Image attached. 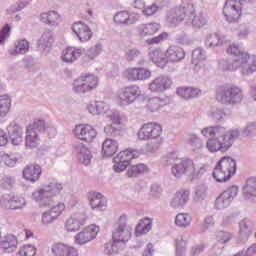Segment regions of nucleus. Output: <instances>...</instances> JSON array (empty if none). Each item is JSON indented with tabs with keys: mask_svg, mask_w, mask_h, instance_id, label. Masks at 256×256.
Wrapping results in <instances>:
<instances>
[{
	"mask_svg": "<svg viewBox=\"0 0 256 256\" xmlns=\"http://www.w3.org/2000/svg\"><path fill=\"white\" fill-rule=\"evenodd\" d=\"M201 134L204 137H209L206 148L210 153H217V151L225 153L233 147V143L239 139L241 132L237 128L227 130V128L217 125L203 128Z\"/></svg>",
	"mask_w": 256,
	"mask_h": 256,
	"instance_id": "1",
	"label": "nucleus"
},
{
	"mask_svg": "<svg viewBox=\"0 0 256 256\" xmlns=\"http://www.w3.org/2000/svg\"><path fill=\"white\" fill-rule=\"evenodd\" d=\"M191 24L196 29H201L209 22V16L205 12H200L195 15V6L193 5L192 0H182V3L179 7L174 8L168 16V22L171 23L174 27H177L181 21H184Z\"/></svg>",
	"mask_w": 256,
	"mask_h": 256,
	"instance_id": "2",
	"label": "nucleus"
},
{
	"mask_svg": "<svg viewBox=\"0 0 256 256\" xmlns=\"http://www.w3.org/2000/svg\"><path fill=\"white\" fill-rule=\"evenodd\" d=\"M166 165H171V173L176 179H181L183 175L190 177V179H197L201 177L209 166L201 164L196 168L195 163L191 159H179L176 153H169L164 158Z\"/></svg>",
	"mask_w": 256,
	"mask_h": 256,
	"instance_id": "3",
	"label": "nucleus"
},
{
	"mask_svg": "<svg viewBox=\"0 0 256 256\" xmlns=\"http://www.w3.org/2000/svg\"><path fill=\"white\" fill-rule=\"evenodd\" d=\"M61 191H63V184L59 182H50L48 185L42 187V189L34 192L32 197L34 201L39 203L40 207H50L48 211H50L56 219H59L63 214V211H65V204L60 202L57 205L51 206V199L57 197Z\"/></svg>",
	"mask_w": 256,
	"mask_h": 256,
	"instance_id": "4",
	"label": "nucleus"
},
{
	"mask_svg": "<svg viewBox=\"0 0 256 256\" xmlns=\"http://www.w3.org/2000/svg\"><path fill=\"white\" fill-rule=\"evenodd\" d=\"M220 71H236L239 69L240 75L249 77L256 73V56L249 54H241L240 58L234 60L221 59L219 61Z\"/></svg>",
	"mask_w": 256,
	"mask_h": 256,
	"instance_id": "5",
	"label": "nucleus"
},
{
	"mask_svg": "<svg viewBox=\"0 0 256 256\" xmlns=\"http://www.w3.org/2000/svg\"><path fill=\"white\" fill-rule=\"evenodd\" d=\"M140 141H149L146 145V151L153 153L161 145V125L149 122L144 124L138 131Z\"/></svg>",
	"mask_w": 256,
	"mask_h": 256,
	"instance_id": "6",
	"label": "nucleus"
},
{
	"mask_svg": "<svg viewBox=\"0 0 256 256\" xmlns=\"http://www.w3.org/2000/svg\"><path fill=\"white\" fill-rule=\"evenodd\" d=\"M216 99L222 105L235 107L243 101V89L237 85L221 86L217 90Z\"/></svg>",
	"mask_w": 256,
	"mask_h": 256,
	"instance_id": "7",
	"label": "nucleus"
},
{
	"mask_svg": "<svg viewBox=\"0 0 256 256\" xmlns=\"http://www.w3.org/2000/svg\"><path fill=\"white\" fill-rule=\"evenodd\" d=\"M236 172L237 162L231 157L224 156L216 164L212 175L218 183H225V181H229Z\"/></svg>",
	"mask_w": 256,
	"mask_h": 256,
	"instance_id": "8",
	"label": "nucleus"
},
{
	"mask_svg": "<svg viewBox=\"0 0 256 256\" xmlns=\"http://www.w3.org/2000/svg\"><path fill=\"white\" fill-rule=\"evenodd\" d=\"M99 85V78L93 74H82L79 78L73 82V91L78 95H85L89 91L97 88Z\"/></svg>",
	"mask_w": 256,
	"mask_h": 256,
	"instance_id": "9",
	"label": "nucleus"
},
{
	"mask_svg": "<svg viewBox=\"0 0 256 256\" xmlns=\"http://www.w3.org/2000/svg\"><path fill=\"white\" fill-rule=\"evenodd\" d=\"M141 157V152L133 148H128L124 151H121L117 156L114 157L113 169L116 173H121L129 167L132 159H138Z\"/></svg>",
	"mask_w": 256,
	"mask_h": 256,
	"instance_id": "10",
	"label": "nucleus"
},
{
	"mask_svg": "<svg viewBox=\"0 0 256 256\" xmlns=\"http://www.w3.org/2000/svg\"><path fill=\"white\" fill-rule=\"evenodd\" d=\"M243 0H226L223 14L228 23H237L242 15Z\"/></svg>",
	"mask_w": 256,
	"mask_h": 256,
	"instance_id": "11",
	"label": "nucleus"
},
{
	"mask_svg": "<svg viewBox=\"0 0 256 256\" xmlns=\"http://www.w3.org/2000/svg\"><path fill=\"white\" fill-rule=\"evenodd\" d=\"M133 228L127 225L123 217H120L119 221L115 224L112 232V239L118 245H125L131 239V232Z\"/></svg>",
	"mask_w": 256,
	"mask_h": 256,
	"instance_id": "12",
	"label": "nucleus"
},
{
	"mask_svg": "<svg viewBox=\"0 0 256 256\" xmlns=\"http://www.w3.org/2000/svg\"><path fill=\"white\" fill-rule=\"evenodd\" d=\"M239 193V188L237 186H231L224 190L215 201V207L219 211L223 209H227L231 203H233V199L237 197V194Z\"/></svg>",
	"mask_w": 256,
	"mask_h": 256,
	"instance_id": "13",
	"label": "nucleus"
},
{
	"mask_svg": "<svg viewBox=\"0 0 256 256\" xmlns=\"http://www.w3.org/2000/svg\"><path fill=\"white\" fill-rule=\"evenodd\" d=\"M141 95V89L137 85H130L122 88L119 93L121 105H131Z\"/></svg>",
	"mask_w": 256,
	"mask_h": 256,
	"instance_id": "14",
	"label": "nucleus"
},
{
	"mask_svg": "<svg viewBox=\"0 0 256 256\" xmlns=\"http://www.w3.org/2000/svg\"><path fill=\"white\" fill-rule=\"evenodd\" d=\"M173 80L166 75H160L151 81L149 89L152 93H163L167 89H171Z\"/></svg>",
	"mask_w": 256,
	"mask_h": 256,
	"instance_id": "15",
	"label": "nucleus"
},
{
	"mask_svg": "<svg viewBox=\"0 0 256 256\" xmlns=\"http://www.w3.org/2000/svg\"><path fill=\"white\" fill-rule=\"evenodd\" d=\"M114 23L116 25H122L123 27H129L135 25L139 21L140 16L137 13H129L128 11L122 10L114 15Z\"/></svg>",
	"mask_w": 256,
	"mask_h": 256,
	"instance_id": "16",
	"label": "nucleus"
},
{
	"mask_svg": "<svg viewBox=\"0 0 256 256\" xmlns=\"http://www.w3.org/2000/svg\"><path fill=\"white\" fill-rule=\"evenodd\" d=\"M74 135L80 139V141H86L91 143L97 137V131L91 125L79 124L74 129Z\"/></svg>",
	"mask_w": 256,
	"mask_h": 256,
	"instance_id": "17",
	"label": "nucleus"
},
{
	"mask_svg": "<svg viewBox=\"0 0 256 256\" xmlns=\"http://www.w3.org/2000/svg\"><path fill=\"white\" fill-rule=\"evenodd\" d=\"M98 233L99 227L90 225L75 236V243L78 245H85L89 243V241H93Z\"/></svg>",
	"mask_w": 256,
	"mask_h": 256,
	"instance_id": "18",
	"label": "nucleus"
},
{
	"mask_svg": "<svg viewBox=\"0 0 256 256\" xmlns=\"http://www.w3.org/2000/svg\"><path fill=\"white\" fill-rule=\"evenodd\" d=\"M72 31L77 35L79 41L82 43H87V41H91V37H93V32L91 28L85 24L84 22H75L72 25Z\"/></svg>",
	"mask_w": 256,
	"mask_h": 256,
	"instance_id": "19",
	"label": "nucleus"
},
{
	"mask_svg": "<svg viewBox=\"0 0 256 256\" xmlns=\"http://www.w3.org/2000/svg\"><path fill=\"white\" fill-rule=\"evenodd\" d=\"M124 76L128 81H145L151 77V71L145 68H128L125 70Z\"/></svg>",
	"mask_w": 256,
	"mask_h": 256,
	"instance_id": "20",
	"label": "nucleus"
},
{
	"mask_svg": "<svg viewBox=\"0 0 256 256\" xmlns=\"http://www.w3.org/2000/svg\"><path fill=\"white\" fill-rule=\"evenodd\" d=\"M54 256H78L79 252L75 247L69 246L65 243H55L51 247Z\"/></svg>",
	"mask_w": 256,
	"mask_h": 256,
	"instance_id": "21",
	"label": "nucleus"
},
{
	"mask_svg": "<svg viewBox=\"0 0 256 256\" xmlns=\"http://www.w3.org/2000/svg\"><path fill=\"white\" fill-rule=\"evenodd\" d=\"M166 63H179L185 59V50L183 48L172 45L167 48L166 52Z\"/></svg>",
	"mask_w": 256,
	"mask_h": 256,
	"instance_id": "22",
	"label": "nucleus"
},
{
	"mask_svg": "<svg viewBox=\"0 0 256 256\" xmlns=\"http://www.w3.org/2000/svg\"><path fill=\"white\" fill-rule=\"evenodd\" d=\"M85 53L83 48L68 47L63 50L61 59L64 63H75Z\"/></svg>",
	"mask_w": 256,
	"mask_h": 256,
	"instance_id": "23",
	"label": "nucleus"
},
{
	"mask_svg": "<svg viewBox=\"0 0 256 256\" xmlns=\"http://www.w3.org/2000/svg\"><path fill=\"white\" fill-rule=\"evenodd\" d=\"M41 173V166L39 164H31L24 168L23 177L26 181H30V183H36V181H39Z\"/></svg>",
	"mask_w": 256,
	"mask_h": 256,
	"instance_id": "24",
	"label": "nucleus"
},
{
	"mask_svg": "<svg viewBox=\"0 0 256 256\" xmlns=\"http://www.w3.org/2000/svg\"><path fill=\"white\" fill-rule=\"evenodd\" d=\"M87 222V216L80 215L75 217H70L66 220L65 229L68 233H73L79 231L83 225Z\"/></svg>",
	"mask_w": 256,
	"mask_h": 256,
	"instance_id": "25",
	"label": "nucleus"
},
{
	"mask_svg": "<svg viewBox=\"0 0 256 256\" xmlns=\"http://www.w3.org/2000/svg\"><path fill=\"white\" fill-rule=\"evenodd\" d=\"M75 150L77 153L78 161L82 163V165H90L91 159H93V155H91V151L81 142H77L75 144Z\"/></svg>",
	"mask_w": 256,
	"mask_h": 256,
	"instance_id": "26",
	"label": "nucleus"
},
{
	"mask_svg": "<svg viewBox=\"0 0 256 256\" xmlns=\"http://www.w3.org/2000/svg\"><path fill=\"white\" fill-rule=\"evenodd\" d=\"M8 135L12 145H21L23 143V129L16 124H10L7 127Z\"/></svg>",
	"mask_w": 256,
	"mask_h": 256,
	"instance_id": "27",
	"label": "nucleus"
},
{
	"mask_svg": "<svg viewBox=\"0 0 256 256\" xmlns=\"http://www.w3.org/2000/svg\"><path fill=\"white\" fill-rule=\"evenodd\" d=\"M88 199L92 209H99L100 211H103L107 207V199H105L101 193L92 192L89 194Z\"/></svg>",
	"mask_w": 256,
	"mask_h": 256,
	"instance_id": "28",
	"label": "nucleus"
},
{
	"mask_svg": "<svg viewBox=\"0 0 256 256\" xmlns=\"http://www.w3.org/2000/svg\"><path fill=\"white\" fill-rule=\"evenodd\" d=\"M0 249L4 253H13L17 249V237L8 234L0 241Z\"/></svg>",
	"mask_w": 256,
	"mask_h": 256,
	"instance_id": "29",
	"label": "nucleus"
},
{
	"mask_svg": "<svg viewBox=\"0 0 256 256\" xmlns=\"http://www.w3.org/2000/svg\"><path fill=\"white\" fill-rule=\"evenodd\" d=\"M148 57L150 61L157 65V67H160V69H165V65H167V58L163 51L159 49L151 50Z\"/></svg>",
	"mask_w": 256,
	"mask_h": 256,
	"instance_id": "30",
	"label": "nucleus"
},
{
	"mask_svg": "<svg viewBox=\"0 0 256 256\" xmlns=\"http://www.w3.org/2000/svg\"><path fill=\"white\" fill-rule=\"evenodd\" d=\"M187 201H189V190H180L176 192L170 205L174 209H179V207L186 205Z\"/></svg>",
	"mask_w": 256,
	"mask_h": 256,
	"instance_id": "31",
	"label": "nucleus"
},
{
	"mask_svg": "<svg viewBox=\"0 0 256 256\" xmlns=\"http://www.w3.org/2000/svg\"><path fill=\"white\" fill-rule=\"evenodd\" d=\"M253 222L249 218H244L239 223V233L243 241H247L249 236L253 233Z\"/></svg>",
	"mask_w": 256,
	"mask_h": 256,
	"instance_id": "32",
	"label": "nucleus"
},
{
	"mask_svg": "<svg viewBox=\"0 0 256 256\" xmlns=\"http://www.w3.org/2000/svg\"><path fill=\"white\" fill-rule=\"evenodd\" d=\"M161 29V24L151 22L147 24H141L137 27V30L141 37H147V35H155L157 31Z\"/></svg>",
	"mask_w": 256,
	"mask_h": 256,
	"instance_id": "33",
	"label": "nucleus"
},
{
	"mask_svg": "<svg viewBox=\"0 0 256 256\" xmlns=\"http://www.w3.org/2000/svg\"><path fill=\"white\" fill-rule=\"evenodd\" d=\"M243 197L246 199H255L256 197V177H251L246 181L242 189Z\"/></svg>",
	"mask_w": 256,
	"mask_h": 256,
	"instance_id": "34",
	"label": "nucleus"
},
{
	"mask_svg": "<svg viewBox=\"0 0 256 256\" xmlns=\"http://www.w3.org/2000/svg\"><path fill=\"white\" fill-rule=\"evenodd\" d=\"M119 149V143L113 139H106L102 144V151L105 157H113Z\"/></svg>",
	"mask_w": 256,
	"mask_h": 256,
	"instance_id": "35",
	"label": "nucleus"
},
{
	"mask_svg": "<svg viewBox=\"0 0 256 256\" xmlns=\"http://www.w3.org/2000/svg\"><path fill=\"white\" fill-rule=\"evenodd\" d=\"M153 227V222L149 218H144L140 220L138 225L136 226V236L141 237V235H147L151 231V228Z\"/></svg>",
	"mask_w": 256,
	"mask_h": 256,
	"instance_id": "36",
	"label": "nucleus"
},
{
	"mask_svg": "<svg viewBox=\"0 0 256 256\" xmlns=\"http://www.w3.org/2000/svg\"><path fill=\"white\" fill-rule=\"evenodd\" d=\"M199 93H201L199 88L181 87L177 89V95L182 99H193V97H198Z\"/></svg>",
	"mask_w": 256,
	"mask_h": 256,
	"instance_id": "37",
	"label": "nucleus"
},
{
	"mask_svg": "<svg viewBox=\"0 0 256 256\" xmlns=\"http://www.w3.org/2000/svg\"><path fill=\"white\" fill-rule=\"evenodd\" d=\"M40 21H42V23H46L47 25H57V21H59V14L56 11L42 13L40 15Z\"/></svg>",
	"mask_w": 256,
	"mask_h": 256,
	"instance_id": "38",
	"label": "nucleus"
},
{
	"mask_svg": "<svg viewBox=\"0 0 256 256\" xmlns=\"http://www.w3.org/2000/svg\"><path fill=\"white\" fill-rule=\"evenodd\" d=\"M103 51V44L101 43H97L94 46L90 47L87 52L86 55L84 57V61H93V59H95V57H98V55H101Z\"/></svg>",
	"mask_w": 256,
	"mask_h": 256,
	"instance_id": "39",
	"label": "nucleus"
},
{
	"mask_svg": "<svg viewBox=\"0 0 256 256\" xmlns=\"http://www.w3.org/2000/svg\"><path fill=\"white\" fill-rule=\"evenodd\" d=\"M53 41V32L46 30L39 39L38 45L41 49H47V47H51V45H53Z\"/></svg>",
	"mask_w": 256,
	"mask_h": 256,
	"instance_id": "40",
	"label": "nucleus"
},
{
	"mask_svg": "<svg viewBox=\"0 0 256 256\" xmlns=\"http://www.w3.org/2000/svg\"><path fill=\"white\" fill-rule=\"evenodd\" d=\"M205 45L209 49H213L215 47H221V45H223V40H221V36L216 33L209 34L206 37Z\"/></svg>",
	"mask_w": 256,
	"mask_h": 256,
	"instance_id": "41",
	"label": "nucleus"
},
{
	"mask_svg": "<svg viewBox=\"0 0 256 256\" xmlns=\"http://www.w3.org/2000/svg\"><path fill=\"white\" fill-rule=\"evenodd\" d=\"M207 59V52L205 49L198 47L192 52V65H197L198 63H203Z\"/></svg>",
	"mask_w": 256,
	"mask_h": 256,
	"instance_id": "42",
	"label": "nucleus"
},
{
	"mask_svg": "<svg viewBox=\"0 0 256 256\" xmlns=\"http://www.w3.org/2000/svg\"><path fill=\"white\" fill-rule=\"evenodd\" d=\"M29 51V42L26 39L18 40L15 43V49L11 55H25Z\"/></svg>",
	"mask_w": 256,
	"mask_h": 256,
	"instance_id": "43",
	"label": "nucleus"
},
{
	"mask_svg": "<svg viewBox=\"0 0 256 256\" xmlns=\"http://www.w3.org/2000/svg\"><path fill=\"white\" fill-rule=\"evenodd\" d=\"M125 59L129 63L137 62L143 59V52L137 48L128 49L125 53Z\"/></svg>",
	"mask_w": 256,
	"mask_h": 256,
	"instance_id": "44",
	"label": "nucleus"
},
{
	"mask_svg": "<svg viewBox=\"0 0 256 256\" xmlns=\"http://www.w3.org/2000/svg\"><path fill=\"white\" fill-rule=\"evenodd\" d=\"M39 145V134L26 130V147L33 149Z\"/></svg>",
	"mask_w": 256,
	"mask_h": 256,
	"instance_id": "45",
	"label": "nucleus"
},
{
	"mask_svg": "<svg viewBox=\"0 0 256 256\" xmlns=\"http://www.w3.org/2000/svg\"><path fill=\"white\" fill-rule=\"evenodd\" d=\"M147 165L145 164H137L128 168L127 176L128 177H137L138 175H143V173H147Z\"/></svg>",
	"mask_w": 256,
	"mask_h": 256,
	"instance_id": "46",
	"label": "nucleus"
},
{
	"mask_svg": "<svg viewBox=\"0 0 256 256\" xmlns=\"http://www.w3.org/2000/svg\"><path fill=\"white\" fill-rule=\"evenodd\" d=\"M9 109H11V98L9 97V95H1L0 96L1 117H5V115L9 113Z\"/></svg>",
	"mask_w": 256,
	"mask_h": 256,
	"instance_id": "47",
	"label": "nucleus"
},
{
	"mask_svg": "<svg viewBox=\"0 0 256 256\" xmlns=\"http://www.w3.org/2000/svg\"><path fill=\"white\" fill-rule=\"evenodd\" d=\"M164 105H165V100L159 97H154L148 100L147 107L152 113H155V111H159V109L161 107H164Z\"/></svg>",
	"mask_w": 256,
	"mask_h": 256,
	"instance_id": "48",
	"label": "nucleus"
},
{
	"mask_svg": "<svg viewBox=\"0 0 256 256\" xmlns=\"http://www.w3.org/2000/svg\"><path fill=\"white\" fill-rule=\"evenodd\" d=\"M47 127L45 126V120L36 119L34 122L27 127V131H33L34 133H43Z\"/></svg>",
	"mask_w": 256,
	"mask_h": 256,
	"instance_id": "49",
	"label": "nucleus"
},
{
	"mask_svg": "<svg viewBox=\"0 0 256 256\" xmlns=\"http://www.w3.org/2000/svg\"><path fill=\"white\" fill-rule=\"evenodd\" d=\"M37 255V248L31 244L23 245L19 248L16 256H35Z\"/></svg>",
	"mask_w": 256,
	"mask_h": 256,
	"instance_id": "50",
	"label": "nucleus"
},
{
	"mask_svg": "<svg viewBox=\"0 0 256 256\" xmlns=\"http://www.w3.org/2000/svg\"><path fill=\"white\" fill-rule=\"evenodd\" d=\"M207 189L208 187L205 184H201L196 187L194 196V201H196V203L204 201L205 197H207Z\"/></svg>",
	"mask_w": 256,
	"mask_h": 256,
	"instance_id": "51",
	"label": "nucleus"
},
{
	"mask_svg": "<svg viewBox=\"0 0 256 256\" xmlns=\"http://www.w3.org/2000/svg\"><path fill=\"white\" fill-rule=\"evenodd\" d=\"M175 224L177 227H189L191 225V215L180 213L175 218Z\"/></svg>",
	"mask_w": 256,
	"mask_h": 256,
	"instance_id": "52",
	"label": "nucleus"
},
{
	"mask_svg": "<svg viewBox=\"0 0 256 256\" xmlns=\"http://www.w3.org/2000/svg\"><path fill=\"white\" fill-rule=\"evenodd\" d=\"M104 133L108 135V137H119L121 135V126L119 124H110L105 126Z\"/></svg>",
	"mask_w": 256,
	"mask_h": 256,
	"instance_id": "53",
	"label": "nucleus"
},
{
	"mask_svg": "<svg viewBox=\"0 0 256 256\" xmlns=\"http://www.w3.org/2000/svg\"><path fill=\"white\" fill-rule=\"evenodd\" d=\"M187 242L183 236H178L176 239V256L186 255Z\"/></svg>",
	"mask_w": 256,
	"mask_h": 256,
	"instance_id": "54",
	"label": "nucleus"
},
{
	"mask_svg": "<svg viewBox=\"0 0 256 256\" xmlns=\"http://www.w3.org/2000/svg\"><path fill=\"white\" fill-rule=\"evenodd\" d=\"M15 177L13 176H4L0 181V187L6 191H11L15 187Z\"/></svg>",
	"mask_w": 256,
	"mask_h": 256,
	"instance_id": "55",
	"label": "nucleus"
},
{
	"mask_svg": "<svg viewBox=\"0 0 256 256\" xmlns=\"http://www.w3.org/2000/svg\"><path fill=\"white\" fill-rule=\"evenodd\" d=\"M233 237H234L233 233L228 232V231H219L216 234V240L221 245H227V243H229V241H231L233 239Z\"/></svg>",
	"mask_w": 256,
	"mask_h": 256,
	"instance_id": "56",
	"label": "nucleus"
},
{
	"mask_svg": "<svg viewBox=\"0 0 256 256\" xmlns=\"http://www.w3.org/2000/svg\"><path fill=\"white\" fill-rule=\"evenodd\" d=\"M211 117L214 121H224L229 117V114H226L225 110L221 108H214L211 111Z\"/></svg>",
	"mask_w": 256,
	"mask_h": 256,
	"instance_id": "57",
	"label": "nucleus"
},
{
	"mask_svg": "<svg viewBox=\"0 0 256 256\" xmlns=\"http://www.w3.org/2000/svg\"><path fill=\"white\" fill-rule=\"evenodd\" d=\"M58 218H56L50 210L45 211L42 213L41 216V223L42 225H51L52 223H55Z\"/></svg>",
	"mask_w": 256,
	"mask_h": 256,
	"instance_id": "58",
	"label": "nucleus"
},
{
	"mask_svg": "<svg viewBox=\"0 0 256 256\" xmlns=\"http://www.w3.org/2000/svg\"><path fill=\"white\" fill-rule=\"evenodd\" d=\"M119 245L117 242L113 240V243H107L104 245V253L105 255H115V253H119Z\"/></svg>",
	"mask_w": 256,
	"mask_h": 256,
	"instance_id": "59",
	"label": "nucleus"
},
{
	"mask_svg": "<svg viewBox=\"0 0 256 256\" xmlns=\"http://www.w3.org/2000/svg\"><path fill=\"white\" fill-rule=\"evenodd\" d=\"M167 37H169V34H167V32H162L156 37L147 39L146 43L148 45H159V43H163V41H166Z\"/></svg>",
	"mask_w": 256,
	"mask_h": 256,
	"instance_id": "60",
	"label": "nucleus"
},
{
	"mask_svg": "<svg viewBox=\"0 0 256 256\" xmlns=\"http://www.w3.org/2000/svg\"><path fill=\"white\" fill-rule=\"evenodd\" d=\"M242 135L244 137H255L256 135V122H250L247 126L243 129Z\"/></svg>",
	"mask_w": 256,
	"mask_h": 256,
	"instance_id": "61",
	"label": "nucleus"
},
{
	"mask_svg": "<svg viewBox=\"0 0 256 256\" xmlns=\"http://www.w3.org/2000/svg\"><path fill=\"white\" fill-rule=\"evenodd\" d=\"M188 143L193 149H201L203 147V140L195 134H191L188 138Z\"/></svg>",
	"mask_w": 256,
	"mask_h": 256,
	"instance_id": "62",
	"label": "nucleus"
},
{
	"mask_svg": "<svg viewBox=\"0 0 256 256\" xmlns=\"http://www.w3.org/2000/svg\"><path fill=\"white\" fill-rule=\"evenodd\" d=\"M176 41L180 45H193V39H191L185 32L177 34Z\"/></svg>",
	"mask_w": 256,
	"mask_h": 256,
	"instance_id": "63",
	"label": "nucleus"
},
{
	"mask_svg": "<svg viewBox=\"0 0 256 256\" xmlns=\"http://www.w3.org/2000/svg\"><path fill=\"white\" fill-rule=\"evenodd\" d=\"M26 202L25 198H19L12 196L11 208L10 209H23L25 207Z\"/></svg>",
	"mask_w": 256,
	"mask_h": 256,
	"instance_id": "64",
	"label": "nucleus"
}]
</instances>
